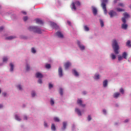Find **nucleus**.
<instances>
[{
	"label": "nucleus",
	"instance_id": "obj_51",
	"mask_svg": "<svg viewBox=\"0 0 131 131\" xmlns=\"http://www.w3.org/2000/svg\"><path fill=\"white\" fill-rule=\"evenodd\" d=\"M3 96H4V97H6V96H7V93H3Z\"/></svg>",
	"mask_w": 131,
	"mask_h": 131
},
{
	"label": "nucleus",
	"instance_id": "obj_24",
	"mask_svg": "<svg viewBox=\"0 0 131 131\" xmlns=\"http://www.w3.org/2000/svg\"><path fill=\"white\" fill-rule=\"evenodd\" d=\"M127 56V54L126 52H123L122 54V57L124 58V59H126V57Z\"/></svg>",
	"mask_w": 131,
	"mask_h": 131
},
{
	"label": "nucleus",
	"instance_id": "obj_60",
	"mask_svg": "<svg viewBox=\"0 0 131 131\" xmlns=\"http://www.w3.org/2000/svg\"><path fill=\"white\" fill-rule=\"evenodd\" d=\"M1 93H2V90H0V94H1Z\"/></svg>",
	"mask_w": 131,
	"mask_h": 131
},
{
	"label": "nucleus",
	"instance_id": "obj_57",
	"mask_svg": "<svg viewBox=\"0 0 131 131\" xmlns=\"http://www.w3.org/2000/svg\"><path fill=\"white\" fill-rule=\"evenodd\" d=\"M83 94L84 95H85V94H86V92H85V91H84V92H83Z\"/></svg>",
	"mask_w": 131,
	"mask_h": 131
},
{
	"label": "nucleus",
	"instance_id": "obj_17",
	"mask_svg": "<svg viewBox=\"0 0 131 131\" xmlns=\"http://www.w3.org/2000/svg\"><path fill=\"white\" fill-rule=\"evenodd\" d=\"M103 85L104 88H106L108 85V80H105L103 82Z\"/></svg>",
	"mask_w": 131,
	"mask_h": 131
},
{
	"label": "nucleus",
	"instance_id": "obj_32",
	"mask_svg": "<svg viewBox=\"0 0 131 131\" xmlns=\"http://www.w3.org/2000/svg\"><path fill=\"white\" fill-rule=\"evenodd\" d=\"M50 103H51V105H52V106H53V105L55 104V101H54V99H53V98L51 99Z\"/></svg>",
	"mask_w": 131,
	"mask_h": 131
},
{
	"label": "nucleus",
	"instance_id": "obj_7",
	"mask_svg": "<svg viewBox=\"0 0 131 131\" xmlns=\"http://www.w3.org/2000/svg\"><path fill=\"white\" fill-rule=\"evenodd\" d=\"M108 14L110 15L111 18H112V17H114V16H116V12H115V11H114L113 10H111L108 13Z\"/></svg>",
	"mask_w": 131,
	"mask_h": 131
},
{
	"label": "nucleus",
	"instance_id": "obj_48",
	"mask_svg": "<svg viewBox=\"0 0 131 131\" xmlns=\"http://www.w3.org/2000/svg\"><path fill=\"white\" fill-rule=\"evenodd\" d=\"M44 126H45V127H48V124L46 122H44Z\"/></svg>",
	"mask_w": 131,
	"mask_h": 131
},
{
	"label": "nucleus",
	"instance_id": "obj_54",
	"mask_svg": "<svg viewBox=\"0 0 131 131\" xmlns=\"http://www.w3.org/2000/svg\"><path fill=\"white\" fill-rule=\"evenodd\" d=\"M103 112L104 114H106V110H103Z\"/></svg>",
	"mask_w": 131,
	"mask_h": 131
},
{
	"label": "nucleus",
	"instance_id": "obj_8",
	"mask_svg": "<svg viewBox=\"0 0 131 131\" xmlns=\"http://www.w3.org/2000/svg\"><path fill=\"white\" fill-rule=\"evenodd\" d=\"M58 74L60 77H62L63 76V70H62V68L59 67L58 69Z\"/></svg>",
	"mask_w": 131,
	"mask_h": 131
},
{
	"label": "nucleus",
	"instance_id": "obj_29",
	"mask_svg": "<svg viewBox=\"0 0 131 131\" xmlns=\"http://www.w3.org/2000/svg\"><path fill=\"white\" fill-rule=\"evenodd\" d=\"M100 23L101 27H104V21L102 19H100Z\"/></svg>",
	"mask_w": 131,
	"mask_h": 131
},
{
	"label": "nucleus",
	"instance_id": "obj_1",
	"mask_svg": "<svg viewBox=\"0 0 131 131\" xmlns=\"http://www.w3.org/2000/svg\"><path fill=\"white\" fill-rule=\"evenodd\" d=\"M112 47L113 49L114 50V52L115 54L117 55L118 54H119V51L118 50H119V46H118V43H117V41H116V39H114L112 41Z\"/></svg>",
	"mask_w": 131,
	"mask_h": 131
},
{
	"label": "nucleus",
	"instance_id": "obj_36",
	"mask_svg": "<svg viewBox=\"0 0 131 131\" xmlns=\"http://www.w3.org/2000/svg\"><path fill=\"white\" fill-rule=\"evenodd\" d=\"M45 67L47 69H50V68H51V64H46V65L45 66Z\"/></svg>",
	"mask_w": 131,
	"mask_h": 131
},
{
	"label": "nucleus",
	"instance_id": "obj_19",
	"mask_svg": "<svg viewBox=\"0 0 131 131\" xmlns=\"http://www.w3.org/2000/svg\"><path fill=\"white\" fill-rule=\"evenodd\" d=\"M51 25L52 27H53V28H56V29L58 28V26L55 23H51Z\"/></svg>",
	"mask_w": 131,
	"mask_h": 131
},
{
	"label": "nucleus",
	"instance_id": "obj_21",
	"mask_svg": "<svg viewBox=\"0 0 131 131\" xmlns=\"http://www.w3.org/2000/svg\"><path fill=\"white\" fill-rule=\"evenodd\" d=\"M10 66L11 67L10 71H13V70H14V64H13L12 63H10Z\"/></svg>",
	"mask_w": 131,
	"mask_h": 131
},
{
	"label": "nucleus",
	"instance_id": "obj_43",
	"mask_svg": "<svg viewBox=\"0 0 131 131\" xmlns=\"http://www.w3.org/2000/svg\"><path fill=\"white\" fill-rule=\"evenodd\" d=\"M36 94H35V92H34V91L32 92V97H35V96L36 95Z\"/></svg>",
	"mask_w": 131,
	"mask_h": 131
},
{
	"label": "nucleus",
	"instance_id": "obj_5",
	"mask_svg": "<svg viewBox=\"0 0 131 131\" xmlns=\"http://www.w3.org/2000/svg\"><path fill=\"white\" fill-rule=\"evenodd\" d=\"M122 21L124 23L122 25V28L123 29H127V25L125 23H126V20L124 17L122 18Z\"/></svg>",
	"mask_w": 131,
	"mask_h": 131
},
{
	"label": "nucleus",
	"instance_id": "obj_42",
	"mask_svg": "<svg viewBox=\"0 0 131 131\" xmlns=\"http://www.w3.org/2000/svg\"><path fill=\"white\" fill-rule=\"evenodd\" d=\"M7 61H8V58L4 57L3 58V62H7Z\"/></svg>",
	"mask_w": 131,
	"mask_h": 131
},
{
	"label": "nucleus",
	"instance_id": "obj_53",
	"mask_svg": "<svg viewBox=\"0 0 131 131\" xmlns=\"http://www.w3.org/2000/svg\"><path fill=\"white\" fill-rule=\"evenodd\" d=\"M24 119L25 120H27V116H25V117H24Z\"/></svg>",
	"mask_w": 131,
	"mask_h": 131
},
{
	"label": "nucleus",
	"instance_id": "obj_56",
	"mask_svg": "<svg viewBox=\"0 0 131 131\" xmlns=\"http://www.w3.org/2000/svg\"><path fill=\"white\" fill-rule=\"evenodd\" d=\"M124 122H128V120L127 119V120H125Z\"/></svg>",
	"mask_w": 131,
	"mask_h": 131
},
{
	"label": "nucleus",
	"instance_id": "obj_40",
	"mask_svg": "<svg viewBox=\"0 0 131 131\" xmlns=\"http://www.w3.org/2000/svg\"><path fill=\"white\" fill-rule=\"evenodd\" d=\"M88 119L89 121H91V120H92V117H91V115L88 116Z\"/></svg>",
	"mask_w": 131,
	"mask_h": 131
},
{
	"label": "nucleus",
	"instance_id": "obj_2",
	"mask_svg": "<svg viewBox=\"0 0 131 131\" xmlns=\"http://www.w3.org/2000/svg\"><path fill=\"white\" fill-rule=\"evenodd\" d=\"M28 30L29 31H33V32H36V33H38L39 34L41 33V30H40V29L38 28L37 27L30 26Z\"/></svg>",
	"mask_w": 131,
	"mask_h": 131
},
{
	"label": "nucleus",
	"instance_id": "obj_45",
	"mask_svg": "<svg viewBox=\"0 0 131 131\" xmlns=\"http://www.w3.org/2000/svg\"><path fill=\"white\" fill-rule=\"evenodd\" d=\"M18 89H19V90H20V91H21L22 90V87L21 86V85H18L17 86Z\"/></svg>",
	"mask_w": 131,
	"mask_h": 131
},
{
	"label": "nucleus",
	"instance_id": "obj_59",
	"mask_svg": "<svg viewBox=\"0 0 131 131\" xmlns=\"http://www.w3.org/2000/svg\"><path fill=\"white\" fill-rule=\"evenodd\" d=\"M0 108H3V105L0 104Z\"/></svg>",
	"mask_w": 131,
	"mask_h": 131
},
{
	"label": "nucleus",
	"instance_id": "obj_41",
	"mask_svg": "<svg viewBox=\"0 0 131 131\" xmlns=\"http://www.w3.org/2000/svg\"><path fill=\"white\" fill-rule=\"evenodd\" d=\"M27 20H28V17L27 16H25L24 17V21H27Z\"/></svg>",
	"mask_w": 131,
	"mask_h": 131
},
{
	"label": "nucleus",
	"instance_id": "obj_44",
	"mask_svg": "<svg viewBox=\"0 0 131 131\" xmlns=\"http://www.w3.org/2000/svg\"><path fill=\"white\" fill-rule=\"evenodd\" d=\"M53 85L51 83H49V89H52V88H53Z\"/></svg>",
	"mask_w": 131,
	"mask_h": 131
},
{
	"label": "nucleus",
	"instance_id": "obj_20",
	"mask_svg": "<svg viewBox=\"0 0 131 131\" xmlns=\"http://www.w3.org/2000/svg\"><path fill=\"white\" fill-rule=\"evenodd\" d=\"M66 126H67V122H63V127L62 128V129H63V130L66 129Z\"/></svg>",
	"mask_w": 131,
	"mask_h": 131
},
{
	"label": "nucleus",
	"instance_id": "obj_4",
	"mask_svg": "<svg viewBox=\"0 0 131 131\" xmlns=\"http://www.w3.org/2000/svg\"><path fill=\"white\" fill-rule=\"evenodd\" d=\"M75 5H76V6H80L81 4H80V2L79 1H76L75 3L74 2H73L72 3V10H76V7H75Z\"/></svg>",
	"mask_w": 131,
	"mask_h": 131
},
{
	"label": "nucleus",
	"instance_id": "obj_18",
	"mask_svg": "<svg viewBox=\"0 0 131 131\" xmlns=\"http://www.w3.org/2000/svg\"><path fill=\"white\" fill-rule=\"evenodd\" d=\"M120 95V94L119 93H115L114 94V98H115L116 99H117L118 97Z\"/></svg>",
	"mask_w": 131,
	"mask_h": 131
},
{
	"label": "nucleus",
	"instance_id": "obj_27",
	"mask_svg": "<svg viewBox=\"0 0 131 131\" xmlns=\"http://www.w3.org/2000/svg\"><path fill=\"white\" fill-rule=\"evenodd\" d=\"M15 119L18 121H20L21 120V119L20 118V117H19V116H18V115H15Z\"/></svg>",
	"mask_w": 131,
	"mask_h": 131
},
{
	"label": "nucleus",
	"instance_id": "obj_28",
	"mask_svg": "<svg viewBox=\"0 0 131 131\" xmlns=\"http://www.w3.org/2000/svg\"><path fill=\"white\" fill-rule=\"evenodd\" d=\"M54 121H56V122H59V121H60V119H59V118L55 117L54 118Z\"/></svg>",
	"mask_w": 131,
	"mask_h": 131
},
{
	"label": "nucleus",
	"instance_id": "obj_31",
	"mask_svg": "<svg viewBox=\"0 0 131 131\" xmlns=\"http://www.w3.org/2000/svg\"><path fill=\"white\" fill-rule=\"evenodd\" d=\"M111 58H112V60H115V59H116V56H115V55L112 54Z\"/></svg>",
	"mask_w": 131,
	"mask_h": 131
},
{
	"label": "nucleus",
	"instance_id": "obj_46",
	"mask_svg": "<svg viewBox=\"0 0 131 131\" xmlns=\"http://www.w3.org/2000/svg\"><path fill=\"white\" fill-rule=\"evenodd\" d=\"M120 92V93H122V94H123L124 93V90H123V89H121Z\"/></svg>",
	"mask_w": 131,
	"mask_h": 131
},
{
	"label": "nucleus",
	"instance_id": "obj_52",
	"mask_svg": "<svg viewBox=\"0 0 131 131\" xmlns=\"http://www.w3.org/2000/svg\"><path fill=\"white\" fill-rule=\"evenodd\" d=\"M21 13L24 14V15H26V12L25 11H22Z\"/></svg>",
	"mask_w": 131,
	"mask_h": 131
},
{
	"label": "nucleus",
	"instance_id": "obj_3",
	"mask_svg": "<svg viewBox=\"0 0 131 131\" xmlns=\"http://www.w3.org/2000/svg\"><path fill=\"white\" fill-rule=\"evenodd\" d=\"M108 3V0H102L101 1V7L104 11L105 15L107 14V8H106V4Z\"/></svg>",
	"mask_w": 131,
	"mask_h": 131
},
{
	"label": "nucleus",
	"instance_id": "obj_12",
	"mask_svg": "<svg viewBox=\"0 0 131 131\" xmlns=\"http://www.w3.org/2000/svg\"><path fill=\"white\" fill-rule=\"evenodd\" d=\"M36 77H37V78H42L43 76L41 73L38 72L36 74Z\"/></svg>",
	"mask_w": 131,
	"mask_h": 131
},
{
	"label": "nucleus",
	"instance_id": "obj_6",
	"mask_svg": "<svg viewBox=\"0 0 131 131\" xmlns=\"http://www.w3.org/2000/svg\"><path fill=\"white\" fill-rule=\"evenodd\" d=\"M77 45H78L79 48L80 49V50H81L82 51H83V50H84V49H85L84 46L81 45L80 43V41H79V40H77Z\"/></svg>",
	"mask_w": 131,
	"mask_h": 131
},
{
	"label": "nucleus",
	"instance_id": "obj_61",
	"mask_svg": "<svg viewBox=\"0 0 131 131\" xmlns=\"http://www.w3.org/2000/svg\"><path fill=\"white\" fill-rule=\"evenodd\" d=\"M130 9H131V6H129Z\"/></svg>",
	"mask_w": 131,
	"mask_h": 131
},
{
	"label": "nucleus",
	"instance_id": "obj_14",
	"mask_svg": "<svg viewBox=\"0 0 131 131\" xmlns=\"http://www.w3.org/2000/svg\"><path fill=\"white\" fill-rule=\"evenodd\" d=\"M14 38H16V36H10L9 37H7L5 38L7 40H12V39H14Z\"/></svg>",
	"mask_w": 131,
	"mask_h": 131
},
{
	"label": "nucleus",
	"instance_id": "obj_34",
	"mask_svg": "<svg viewBox=\"0 0 131 131\" xmlns=\"http://www.w3.org/2000/svg\"><path fill=\"white\" fill-rule=\"evenodd\" d=\"M95 79H99L100 75L99 74H97L95 75Z\"/></svg>",
	"mask_w": 131,
	"mask_h": 131
},
{
	"label": "nucleus",
	"instance_id": "obj_25",
	"mask_svg": "<svg viewBox=\"0 0 131 131\" xmlns=\"http://www.w3.org/2000/svg\"><path fill=\"white\" fill-rule=\"evenodd\" d=\"M123 16H124V18L125 19H126V18H128V17H129V15H128V14L126 13H124L123 14Z\"/></svg>",
	"mask_w": 131,
	"mask_h": 131
},
{
	"label": "nucleus",
	"instance_id": "obj_11",
	"mask_svg": "<svg viewBox=\"0 0 131 131\" xmlns=\"http://www.w3.org/2000/svg\"><path fill=\"white\" fill-rule=\"evenodd\" d=\"M71 66V63L69 62H67L64 64V68L65 69H68L69 67Z\"/></svg>",
	"mask_w": 131,
	"mask_h": 131
},
{
	"label": "nucleus",
	"instance_id": "obj_26",
	"mask_svg": "<svg viewBox=\"0 0 131 131\" xmlns=\"http://www.w3.org/2000/svg\"><path fill=\"white\" fill-rule=\"evenodd\" d=\"M126 46H127V47H129V48H131L130 40H128L127 41Z\"/></svg>",
	"mask_w": 131,
	"mask_h": 131
},
{
	"label": "nucleus",
	"instance_id": "obj_22",
	"mask_svg": "<svg viewBox=\"0 0 131 131\" xmlns=\"http://www.w3.org/2000/svg\"><path fill=\"white\" fill-rule=\"evenodd\" d=\"M73 74H74V75H75V76H78V75H79V74H78V73L77 72V71H76V70H74L73 71Z\"/></svg>",
	"mask_w": 131,
	"mask_h": 131
},
{
	"label": "nucleus",
	"instance_id": "obj_37",
	"mask_svg": "<svg viewBox=\"0 0 131 131\" xmlns=\"http://www.w3.org/2000/svg\"><path fill=\"white\" fill-rule=\"evenodd\" d=\"M122 59H123V56H121L120 55L118 56V60L119 61H121V60H122Z\"/></svg>",
	"mask_w": 131,
	"mask_h": 131
},
{
	"label": "nucleus",
	"instance_id": "obj_23",
	"mask_svg": "<svg viewBox=\"0 0 131 131\" xmlns=\"http://www.w3.org/2000/svg\"><path fill=\"white\" fill-rule=\"evenodd\" d=\"M51 129L52 130H53V131L56 130V126H55L54 124H52Z\"/></svg>",
	"mask_w": 131,
	"mask_h": 131
},
{
	"label": "nucleus",
	"instance_id": "obj_58",
	"mask_svg": "<svg viewBox=\"0 0 131 131\" xmlns=\"http://www.w3.org/2000/svg\"><path fill=\"white\" fill-rule=\"evenodd\" d=\"M114 4H116V3H117V1H114Z\"/></svg>",
	"mask_w": 131,
	"mask_h": 131
},
{
	"label": "nucleus",
	"instance_id": "obj_16",
	"mask_svg": "<svg viewBox=\"0 0 131 131\" xmlns=\"http://www.w3.org/2000/svg\"><path fill=\"white\" fill-rule=\"evenodd\" d=\"M36 23L37 24H43V22L39 19H36Z\"/></svg>",
	"mask_w": 131,
	"mask_h": 131
},
{
	"label": "nucleus",
	"instance_id": "obj_49",
	"mask_svg": "<svg viewBox=\"0 0 131 131\" xmlns=\"http://www.w3.org/2000/svg\"><path fill=\"white\" fill-rule=\"evenodd\" d=\"M119 6H120V7H124V6L123 5V4L122 3H120L119 4Z\"/></svg>",
	"mask_w": 131,
	"mask_h": 131
},
{
	"label": "nucleus",
	"instance_id": "obj_39",
	"mask_svg": "<svg viewBox=\"0 0 131 131\" xmlns=\"http://www.w3.org/2000/svg\"><path fill=\"white\" fill-rule=\"evenodd\" d=\"M29 69H30V67H29V66L28 64L26 65V70L27 71H28V70H29Z\"/></svg>",
	"mask_w": 131,
	"mask_h": 131
},
{
	"label": "nucleus",
	"instance_id": "obj_47",
	"mask_svg": "<svg viewBox=\"0 0 131 131\" xmlns=\"http://www.w3.org/2000/svg\"><path fill=\"white\" fill-rule=\"evenodd\" d=\"M38 83H42V81L41 80V79H39L38 80Z\"/></svg>",
	"mask_w": 131,
	"mask_h": 131
},
{
	"label": "nucleus",
	"instance_id": "obj_35",
	"mask_svg": "<svg viewBox=\"0 0 131 131\" xmlns=\"http://www.w3.org/2000/svg\"><path fill=\"white\" fill-rule=\"evenodd\" d=\"M59 94L61 96H63V89L62 88L59 89Z\"/></svg>",
	"mask_w": 131,
	"mask_h": 131
},
{
	"label": "nucleus",
	"instance_id": "obj_33",
	"mask_svg": "<svg viewBox=\"0 0 131 131\" xmlns=\"http://www.w3.org/2000/svg\"><path fill=\"white\" fill-rule=\"evenodd\" d=\"M117 11L118 12H124V10L121 8H117Z\"/></svg>",
	"mask_w": 131,
	"mask_h": 131
},
{
	"label": "nucleus",
	"instance_id": "obj_15",
	"mask_svg": "<svg viewBox=\"0 0 131 131\" xmlns=\"http://www.w3.org/2000/svg\"><path fill=\"white\" fill-rule=\"evenodd\" d=\"M75 112H76L79 116H81V112L80 110L78 108H76L75 109Z\"/></svg>",
	"mask_w": 131,
	"mask_h": 131
},
{
	"label": "nucleus",
	"instance_id": "obj_55",
	"mask_svg": "<svg viewBox=\"0 0 131 131\" xmlns=\"http://www.w3.org/2000/svg\"><path fill=\"white\" fill-rule=\"evenodd\" d=\"M68 24H69V25H71V23L70 21H68Z\"/></svg>",
	"mask_w": 131,
	"mask_h": 131
},
{
	"label": "nucleus",
	"instance_id": "obj_13",
	"mask_svg": "<svg viewBox=\"0 0 131 131\" xmlns=\"http://www.w3.org/2000/svg\"><path fill=\"white\" fill-rule=\"evenodd\" d=\"M92 11L94 15H97V13H98L97 8H95L94 7H92Z\"/></svg>",
	"mask_w": 131,
	"mask_h": 131
},
{
	"label": "nucleus",
	"instance_id": "obj_50",
	"mask_svg": "<svg viewBox=\"0 0 131 131\" xmlns=\"http://www.w3.org/2000/svg\"><path fill=\"white\" fill-rule=\"evenodd\" d=\"M4 29V27H0V31H2Z\"/></svg>",
	"mask_w": 131,
	"mask_h": 131
},
{
	"label": "nucleus",
	"instance_id": "obj_10",
	"mask_svg": "<svg viewBox=\"0 0 131 131\" xmlns=\"http://www.w3.org/2000/svg\"><path fill=\"white\" fill-rule=\"evenodd\" d=\"M77 104H79L82 107H85V104H82V101L80 99L77 100Z\"/></svg>",
	"mask_w": 131,
	"mask_h": 131
},
{
	"label": "nucleus",
	"instance_id": "obj_38",
	"mask_svg": "<svg viewBox=\"0 0 131 131\" xmlns=\"http://www.w3.org/2000/svg\"><path fill=\"white\" fill-rule=\"evenodd\" d=\"M31 51L32 53L33 54H35V53H36V51H35V49L34 48H32Z\"/></svg>",
	"mask_w": 131,
	"mask_h": 131
},
{
	"label": "nucleus",
	"instance_id": "obj_9",
	"mask_svg": "<svg viewBox=\"0 0 131 131\" xmlns=\"http://www.w3.org/2000/svg\"><path fill=\"white\" fill-rule=\"evenodd\" d=\"M56 35L58 36V37H59L60 38H63V34H62V33L60 31L57 32L56 33Z\"/></svg>",
	"mask_w": 131,
	"mask_h": 131
},
{
	"label": "nucleus",
	"instance_id": "obj_30",
	"mask_svg": "<svg viewBox=\"0 0 131 131\" xmlns=\"http://www.w3.org/2000/svg\"><path fill=\"white\" fill-rule=\"evenodd\" d=\"M84 29L85 31H89L90 30V28L88 27V26H84Z\"/></svg>",
	"mask_w": 131,
	"mask_h": 131
}]
</instances>
